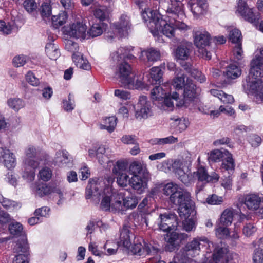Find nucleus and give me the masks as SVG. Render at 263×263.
Segmentation results:
<instances>
[{"label":"nucleus","instance_id":"obj_1","mask_svg":"<svg viewBox=\"0 0 263 263\" xmlns=\"http://www.w3.org/2000/svg\"><path fill=\"white\" fill-rule=\"evenodd\" d=\"M159 0L158 11L148 8L142 13L144 22L154 36L160 33L171 38L184 33L191 29V27L183 22L185 18L182 0Z\"/></svg>","mask_w":263,"mask_h":263},{"label":"nucleus","instance_id":"obj_2","mask_svg":"<svg viewBox=\"0 0 263 263\" xmlns=\"http://www.w3.org/2000/svg\"><path fill=\"white\" fill-rule=\"evenodd\" d=\"M214 247L212 254V259L215 263H233V254L229 252L227 248L223 246L221 241L214 245L205 237H197L189 242L180 252L177 254L175 258L180 263H191L192 257L199 254L201 248Z\"/></svg>","mask_w":263,"mask_h":263},{"label":"nucleus","instance_id":"obj_3","mask_svg":"<svg viewBox=\"0 0 263 263\" xmlns=\"http://www.w3.org/2000/svg\"><path fill=\"white\" fill-rule=\"evenodd\" d=\"M214 247L212 254V259L215 263H233V254L229 252L227 248L223 246L221 241L214 245L205 237H197L189 242L180 252L177 254L175 258L180 263H191L192 257L199 254L201 248Z\"/></svg>","mask_w":263,"mask_h":263},{"label":"nucleus","instance_id":"obj_4","mask_svg":"<svg viewBox=\"0 0 263 263\" xmlns=\"http://www.w3.org/2000/svg\"><path fill=\"white\" fill-rule=\"evenodd\" d=\"M263 48L257 52L250 62L248 76L242 81L243 91L254 95L263 102Z\"/></svg>","mask_w":263,"mask_h":263},{"label":"nucleus","instance_id":"obj_5","mask_svg":"<svg viewBox=\"0 0 263 263\" xmlns=\"http://www.w3.org/2000/svg\"><path fill=\"white\" fill-rule=\"evenodd\" d=\"M100 185L97 183L96 180H89L86 189V198L87 199L91 198L95 199L96 197L99 198L102 195L101 209L105 211L118 212V209L121 207L119 203L120 198L118 197V192L111 191L110 188L107 187L101 194V190H100Z\"/></svg>","mask_w":263,"mask_h":263},{"label":"nucleus","instance_id":"obj_6","mask_svg":"<svg viewBox=\"0 0 263 263\" xmlns=\"http://www.w3.org/2000/svg\"><path fill=\"white\" fill-rule=\"evenodd\" d=\"M169 84H164L162 86H156L151 91V97L154 100L161 101L160 107L164 110H172L174 107V102L175 101L176 106H181L185 105V101L181 100L178 103L179 95L174 92L172 95H168L167 87Z\"/></svg>","mask_w":263,"mask_h":263},{"label":"nucleus","instance_id":"obj_7","mask_svg":"<svg viewBox=\"0 0 263 263\" xmlns=\"http://www.w3.org/2000/svg\"><path fill=\"white\" fill-rule=\"evenodd\" d=\"M25 157L23 161L24 171L22 177L28 182L34 180L35 176V170L40 164L36 159L37 149L33 145H29L25 151Z\"/></svg>","mask_w":263,"mask_h":263},{"label":"nucleus","instance_id":"obj_8","mask_svg":"<svg viewBox=\"0 0 263 263\" xmlns=\"http://www.w3.org/2000/svg\"><path fill=\"white\" fill-rule=\"evenodd\" d=\"M115 77L121 85L126 89H139L143 85L142 81L137 80L132 73L130 66L126 62L119 65L115 73Z\"/></svg>","mask_w":263,"mask_h":263},{"label":"nucleus","instance_id":"obj_9","mask_svg":"<svg viewBox=\"0 0 263 263\" xmlns=\"http://www.w3.org/2000/svg\"><path fill=\"white\" fill-rule=\"evenodd\" d=\"M193 36L194 44L198 48L200 55L205 60H210L212 55L208 50L211 36L209 32L203 29H199L194 32Z\"/></svg>","mask_w":263,"mask_h":263},{"label":"nucleus","instance_id":"obj_10","mask_svg":"<svg viewBox=\"0 0 263 263\" xmlns=\"http://www.w3.org/2000/svg\"><path fill=\"white\" fill-rule=\"evenodd\" d=\"M224 155H226L227 158L223 160L221 168L222 171H227L228 174H230L234 170L235 163L232 155L228 151L222 152L219 149L213 150L208 156V160L210 162H217L220 161Z\"/></svg>","mask_w":263,"mask_h":263},{"label":"nucleus","instance_id":"obj_11","mask_svg":"<svg viewBox=\"0 0 263 263\" xmlns=\"http://www.w3.org/2000/svg\"><path fill=\"white\" fill-rule=\"evenodd\" d=\"M163 193L166 196H170V200L172 203H179V201L183 196L187 199L189 196V192L179 187L174 183H167L163 188Z\"/></svg>","mask_w":263,"mask_h":263},{"label":"nucleus","instance_id":"obj_12","mask_svg":"<svg viewBox=\"0 0 263 263\" xmlns=\"http://www.w3.org/2000/svg\"><path fill=\"white\" fill-rule=\"evenodd\" d=\"M112 172L117 178L119 185L126 187L130 184L131 179L127 174L128 165L126 162L118 161L112 168Z\"/></svg>","mask_w":263,"mask_h":263},{"label":"nucleus","instance_id":"obj_13","mask_svg":"<svg viewBox=\"0 0 263 263\" xmlns=\"http://www.w3.org/2000/svg\"><path fill=\"white\" fill-rule=\"evenodd\" d=\"M63 32L64 36H67V37L84 39L86 35V26L82 22L77 21L65 26Z\"/></svg>","mask_w":263,"mask_h":263},{"label":"nucleus","instance_id":"obj_14","mask_svg":"<svg viewBox=\"0 0 263 263\" xmlns=\"http://www.w3.org/2000/svg\"><path fill=\"white\" fill-rule=\"evenodd\" d=\"M135 117L138 120L146 119L153 115L151 102L146 96H140L135 107Z\"/></svg>","mask_w":263,"mask_h":263},{"label":"nucleus","instance_id":"obj_15","mask_svg":"<svg viewBox=\"0 0 263 263\" xmlns=\"http://www.w3.org/2000/svg\"><path fill=\"white\" fill-rule=\"evenodd\" d=\"M236 13L239 14L246 21L252 24L257 23L260 18L259 14L254 13L253 9L249 8L244 0L238 1Z\"/></svg>","mask_w":263,"mask_h":263},{"label":"nucleus","instance_id":"obj_16","mask_svg":"<svg viewBox=\"0 0 263 263\" xmlns=\"http://www.w3.org/2000/svg\"><path fill=\"white\" fill-rule=\"evenodd\" d=\"M157 224L161 231L168 232L176 230L178 226L177 216L173 214H161L159 216Z\"/></svg>","mask_w":263,"mask_h":263},{"label":"nucleus","instance_id":"obj_17","mask_svg":"<svg viewBox=\"0 0 263 263\" xmlns=\"http://www.w3.org/2000/svg\"><path fill=\"white\" fill-rule=\"evenodd\" d=\"M180 199L181 201H179V203H173L179 206V216L182 218L186 219L191 215L195 214L194 204L191 200L190 193L189 192V196L187 199H186L185 196H183Z\"/></svg>","mask_w":263,"mask_h":263},{"label":"nucleus","instance_id":"obj_18","mask_svg":"<svg viewBox=\"0 0 263 263\" xmlns=\"http://www.w3.org/2000/svg\"><path fill=\"white\" fill-rule=\"evenodd\" d=\"M132 26L129 17L126 14H122L119 21L112 25V29L118 34L120 37L126 36Z\"/></svg>","mask_w":263,"mask_h":263},{"label":"nucleus","instance_id":"obj_19","mask_svg":"<svg viewBox=\"0 0 263 263\" xmlns=\"http://www.w3.org/2000/svg\"><path fill=\"white\" fill-rule=\"evenodd\" d=\"M51 163L59 167H70L72 165L73 159L66 149H60L56 152Z\"/></svg>","mask_w":263,"mask_h":263},{"label":"nucleus","instance_id":"obj_20","mask_svg":"<svg viewBox=\"0 0 263 263\" xmlns=\"http://www.w3.org/2000/svg\"><path fill=\"white\" fill-rule=\"evenodd\" d=\"M28 245L27 239L23 237L21 241H18L13 248L14 252L19 253L15 256L13 263H28Z\"/></svg>","mask_w":263,"mask_h":263},{"label":"nucleus","instance_id":"obj_21","mask_svg":"<svg viewBox=\"0 0 263 263\" xmlns=\"http://www.w3.org/2000/svg\"><path fill=\"white\" fill-rule=\"evenodd\" d=\"M187 237V235L185 233L172 232L170 234H167L164 237L165 240L167 242L165 247L166 250L169 252L173 251L179 245L181 241Z\"/></svg>","mask_w":263,"mask_h":263},{"label":"nucleus","instance_id":"obj_22","mask_svg":"<svg viewBox=\"0 0 263 263\" xmlns=\"http://www.w3.org/2000/svg\"><path fill=\"white\" fill-rule=\"evenodd\" d=\"M110 151L108 148L104 146H100L97 148L96 147L89 149L88 155L91 158L96 157L99 163L101 165L106 163L108 161L110 157Z\"/></svg>","mask_w":263,"mask_h":263},{"label":"nucleus","instance_id":"obj_23","mask_svg":"<svg viewBox=\"0 0 263 263\" xmlns=\"http://www.w3.org/2000/svg\"><path fill=\"white\" fill-rule=\"evenodd\" d=\"M165 68V63H164L163 64H161L160 67H154L151 69V78H147V82H146L145 78L143 79V85L144 83L146 84H159L161 82V79L162 78L163 72L162 69ZM143 86L141 87L142 88Z\"/></svg>","mask_w":263,"mask_h":263},{"label":"nucleus","instance_id":"obj_24","mask_svg":"<svg viewBox=\"0 0 263 263\" xmlns=\"http://www.w3.org/2000/svg\"><path fill=\"white\" fill-rule=\"evenodd\" d=\"M189 5L191 12L197 18L203 15L208 7L205 0H190Z\"/></svg>","mask_w":263,"mask_h":263},{"label":"nucleus","instance_id":"obj_25","mask_svg":"<svg viewBox=\"0 0 263 263\" xmlns=\"http://www.w3.org/2000/svg\"><path fill=\"white\" fill-rule=\"evenodd\" d=\"M118 197L120 198V203L121 207L118 209V212H124L127 209H134L138 204V199L134 195H130L125 198L122 192H118Z\"/></svg>","mask_w":263,"mask_h":263},{"label":"nucleus","instance_id":"obj_26","mask_svg":"<svg viewBox=\"0 0 263 263\" xmlns=\"http://www.w3.org/2000/svg\"><path fill=\"white\" fill-rule=\"evenodd\" d=\"M192 44L185 42L178 46L174 52V56L177 60H186L190 57Z\"/></svg>","mask_w":263,"mask_h":263},{"label":"nucleus","instance_id":"obj_27","mask_svg":"<svg viewBox=\"0 0 263 263\" xmlns=\"http://www.w3.org/2000/svg\"><path fill=\"white\" fill-rule=\"evenodd\" d=\"M164 164H166L170 171L175 173L178 176L183 174L184 172L190 171L189 166L191 165L190 163H185L178 160H175L172 163L165 162Z\"/></svg>","mask_w":263,"mask_h":263},{"label":"nucleus","instance_id":"obj_28","mask_svg":"<svg viewBox=\"0 0 263 263\" xmlns=\"http://www.w3.org/2000/svg\"><path fill=\"white\" fill-rule=\"evenodd\" d=\"M128 171L133 176H142L143 177L148 176L146 164L143 162L134 161L132 162L128 168Z\"/></svg>","mask_w":263,"mask_h":263},{"label":"nucleus","instance_id":"obj_29","mask_svg":"<svg viewBox=\"0 0 263 263\" xmlns=\"http://www.w3.org/2000/svg\"><path fill=\"white\" fill-rule=\"evenodd\" d=\"M262 198L256 194H248L244 197V204L247 208L251 210H257L262 201Z\"/></svg>","mask_w":263,"mask_h":263},{"label":"nucleus","instance_id":"obj_30","mask_svg":"<svg viewBox=\"0 0 263 263\" xmlns=\"http://www.w3.org/2000/svg\"><path fill=\"white\" fill-rule=\"evenodd\" d=\"M133 236L129 228L124 226L120 231L119 240L117 242L118 246L129 248L132 244L131 240Z\"/></svg>","mask_w":263,"mask_h":263},{"label":"nucleus","instance_id":"obj_31","mask_svg":"<svg viewBox=\"0 0 263 263\" xmlns=\"http://www.w3.org/2000/svg\"><path fill=\"white\" fill-rule=\"evenodd\" d=\"M140 54L139 58L141 61L147 60L148 62L157 61L160 58V53L159 50L151 48L146 50L140 49Z\"/></svg>","mask_w":263,"mask_h":263},{"label":"nucleus","instance_id":"obj_32","mask_svg":"<svg viewBox=\"0 0 263 263\" xmlns=\"http://www.w3.org/2000/svg\"><path fill=\"white\" fill-rule=\"evenodd\" d=\"M132 252L135 255L142 256L151 255L152 253L157 252V249L151 245L144 242V246L141 243H136L132 247Z\"/></svg>","mask_w":263,"mask_h":263},{"label":"nucleus","instance_id":"obj_33","mask_svg":"<svg viewBox=\"0 0 263 263\" xmlns=\"http://www.w3.org/2000/svg\"><path fill=\"white\" fill-rule=\"evenodd\" d=\"M147 177L142 176H133L129 184L138 194H141L146 187L147 182L146 178Z\"/></svg>","mask_w":263,"mask_h":263},{"label":"nucleus","instance_id":"obj_34","mask_svg":"<svg viewBox=\"0 0 263 263\" xmlns=\"http://www.w3.org/2000/svg\"><path fill=\"white\" fill-rule=\"evenodd\" d=\"M172 121L171 123L172 126L173 127L177 132L181 133L186 129L189 125V121L185 118H179L173 117L171 118Z\"/></svg>","mask_w":263,"mask_h":263},{"label":"nucleus","instance_id":"obj_35","mask_svg":"<svg viewBox=\"0 0 263 263\" xmlns=\"http://www.w3.org/2000/svg\"><path fill=\"white\" fill-rule=\"evenodd\" d=\"M72 60L77 67L86 70L90 69L91 66L88 60L80 52L73 54Z\"/></svg>","mask_w":263,"mask_h":263},{"label":"nucleus","instance_id":"obj_36","mask_svg":"<svg viewBox=\"0 0 263 263\" xmlns=\"http://www.w3.org/2000/svg\"><path fill=\"white\" fill-rule=\"evenodd\" d=\"M184 86V98L185 100L191 101L195 97L196 86L192 82L186 79L185 84Z\"/></svg>","mask_w":263,"mask_h":263},{"label":"nucleus","instance_id":"obj_37","mask_svg":"<svg viewBox=\"0 0 263 263\" xmlns=\"http://www.w3.org/2000/svg\"><path fill=\"white\" fill-rule=\"evenodd\" d=\"M210 92L213 96L217 97L224 103L231 104L234 101V98L232 95L227 94L221 90L213 89L210 90Z\"/></svg>","mask_w":263,"mask_h":263},{"label":"nucleus","instance_id":"obj_38","mask_svg":"<svg viewBox=\"0 0 263 263\" xmlns=\"http://www.w3.org/2000/svg\"><path fill=\"white\" fill-rule=\"evenodd\" d=\"M3 158L5 166L8 169L14 168L16 165V159L14 154L9 149H5L3 151Z\"/></svg>","mask_w":263,"mask_h":263},{"label":"nucleus","instance_id":"obj_39","mask_svg":"<svg viewBox=\"0 0 263 263\" xmlns=\"http://www.w3.org/2000/svg\"><path fill=\"white\" fill-rule=\"evenodd\" d=\"M107 25L103 22L93 24L88 31V34L92 37H95L101 35L105 31Z\"/></svg>","mask_w":263,"mask_h":263},{"label":"nucleus","instance_id":"obj_40","mask_svg":"<svg viewBox=\"0 0 263 263\" xmlns=\"http://www.w3.org/2000/svg\"><path fill=\"white\" fill-rule=\"evenodd\" d=\"M234 215V211L231 209H227L224 210L221 214L220 218V222L226 227L231 224Z\"/></svg>","mask_w":263,"mask_h":263},{"label":"nucleus","instance_id":"obj_41","mask_svg":"<svg viewBox=\"0 0 263 263\" xmlns=\"http://www.w3.org/2000/svg\"><path fill=\"white\" fill-rule=\"evenodd\" d=\"M117 120V119L114 116L104 118L103 123L100 125V128L106 129L109 133H112L116 126Z\"/></svg>","mask_w":263,"mask_h":263},{"label":"nucleus","instance_id":"obj_42","mask_svg":"<svg viewBox=\"0 0 263 263\" xmlns=\"http://www.w3.org/2000/svg\"><path fill=\"white\" fill-rule=\"evenodd\" d=\"M45 51L47 55L51 60H55L60 55L58 46L51 42L46 44Z\"/></svg>","mask_w":263,"mask_h":263},{"label":"nucleus","instance_id":"obj_43","mask_svg":"<svg viewBox=\"0 0 263 263\" xmlns=\"http://www.w3.org/2000/svg\"><path fill=\"white\" fill-rule=\"evenodd\" d=\"M195 179L197 178L199 182L205 184L210 181V177L208 174L205 168L200 166L196 172H194Z\"/></svg>","mask_w":263,"mask_h":263},{"label":"nucleus","instance_id":"obj_44","mask_svg":"<svg viewBox=\"0 0 263 263\" xmlns=\"http://www.w3.org/2000/svg\"><path fill=\"white\" fill-rule=\"evenodd\" d=\"M225 73L228 78L235 79L240 76L241 70L236 65L230 64L227 67Z\"/></svg>","mask_w":263,"mask_h":263},{"label":"nucleus","instance_id":"obj_45","mask_svg":"<svg viewBox=\"0 0 263 263\" xmlns=\"http://www.w3.org/2000/svg\"><path fill=\"white\" fill-rule=\"evenodd\" d=\"M128 52V49L125 47H120L117 50L113 51L110 54L111 59L115 63H118L124 59L126 53Z\"/></svg>","mask_w":263,"mask_h":263},{"label":"nucleus","instance_id":"obj_46","mask_svg":"<svg viewBox=\"0 0 263 263\" xmlns=\"http://www.w3.org/2000/svg\"><path fill=\"white\" fill-rule=\"evenodd\" d=\"M0 203L4 208L7 209H17L21 206L20 203L6 198L1 194H0Z\"/></svg>","mask_w":263,"mask_h":263},{"label":"nucleus","instance_id":"obj_47","mask_svg":"<svg viewBox=\"0 0 263 263\" xmlns=\"http://www.w3.org/2000/svg\"><path fill=\"white\" fill-rule=\"evenodd\" d=\"M229 39L233 43L236 44L241 42V32L235 28H228Z\"/></svg>","mask_w":263,"mask_h":263},{"label":"nucleus","instance_id":"obj_48","mask_svg":"<svg viewBox=\"0 0 263 263\" xmlns=\"http://www.w3.org/2000/svg\"><path fill=\"white\" fill-rule=\"evenodd\" d=\"M67 19V14L65 11H62L58 15L52 16V21L55 28H58L65 24Z\"/></svg>","mask_w":263,"mask_h":263},{"label":"nucleus","instance_id":"obj_49","mask_svg":"<svg viewBox=\"0 0 263 263\" xmlns=\"http://www.w3.org/2000/svg\"><path fill=\"white\" fill-rule=\"evenodd\" d=\"M258 243L259 248L254 251L253 260L254 263H263V238H260Z\"/></svg>","mask_w":263,"mask_h":263},{"label":"nucleus","instance_id":"obj_50","mask_svg":"<svg viewBox=\"0 0 263 263\" xmlns=\"http://www.w3.org/2000/svg\"><path fill=\"white\" fill-rule=\"evenodd\" d=\"M7 104L10 108L16 111L25 105L24 101L20 98H10L7 101Z\"/></svg>","mask_w":263,"mask_h":263},{"label":"nucleus","instance_id":"obj_51","mask_svg":"<svg viewBox=\"0 0 263 263\" xmlns=\"http://www.w3.org/2000/svg\"><path fill=\"white\" fill-rule=\"evenodd\" d=\"M50 185L40 183L36 185L35 193L39 197H43L50 194Z\"/></svg>","mask_w":263,"mask_h":263},{"label":"nucleus","instance_id":"obj_52","mask_svg":"<svg viewBox=\"0 0 263 263\" xmlns=\"http://www.w3.org/2000/svg\"><path fill=\"white\" fill-rule=\"evenodd\" d=\"M52 176V170L47 167H42L39 172V178L44 181H48Z\"/></svg>","mask_w":263,"mask_h":263},{"label":"nucleus","instance_id":"obj_53","mask_svg":"<svg viewBox=\"0 0 263 263\" xmlns=\"http://www.w3.org/2000/svg\"><path fill=\"white\" fill-rule=\"evenodd\" d=\"M178 178L183 183L188 186L194 182L195 180V176L194 175V173H189V171H185L183 172V174L179 175Z\"/></svg>","mask_w":263,"mask_h":263},{"label":"nucleus","instance_id":"obj_54","mask_svg":"<svg viewBox=\"0 0 263 263\" xmlns=\"http://www.w3.org/2000/svg\"><path fill=\"white\" fill-rule=\"evenodd\" d=\"M75 107L74 97L72 95L69 93L68 99L63 100V108L66 111H71Z\"/></svg>","mask_w":263,"mask_h":263},{"label":"nucleus","instance_id":"obj_55","mask_svg":"<svg viewBox=\"0 0 263 263\" xmlns=\"http://www.w3.org/2000/svg\"><path fill=\"white\" fill-rule=\"evenodd\" d=\"M64 37L66 50L73 53V54L79 52L78 51L79 49L78 44L71 40L68 39L67 36H64Z\"/></svg>","mask_w":263,"mask_h":263},{"label":"nucleus","instance_id":"obj_56","mask_svg":"<svg viewBox=\"0 0 263 263\" xmlns=\"http://www.w3.org/2000/svg\"><path fill=\"white\" fill-rule=\"evenodd\" d=\"M9 231L10 234L13 235H20L23 232V226L19 222H12L9 224Z\"/></svg>","mask_w":263,"mask_h":263},{"label":"nucleus","instance_id":"obj_57","mask_svg":"<svg viewBox=\"0 0 263 263\" xmlns=\"http://www.w3.org/2000/svg\"><path fill=\"white\" fill-rule=\"evenodd\" d=\"M41 15L44 20H48L51 14V7L50 4L47 3H43L40 9Z\"/></svg>","mask_w":263,"mask_h":263},{"label":"nucleus","instance_id":"obj_58","mask_svg":"<svg viewBox=\"0 0 263 263\" xmlns=\"http://www.w3.org/2000/svg\"><path fill=\"white\" fill-rule=\"evenodd\" d=\"M185 84V77L184 74L180 73L176 77L172 82V85L173 87L177 90L182 89V87Z\"/></svg>","mask_w":263,"mask_h":263},{"label":"nucleus","instance_id":"obj_59","mask_svg":"<svg viewBox=\"0 0 263 263\" xmlns=\"http://www.w3.org/2000/svg\"><path fill=\"white\" fill-rule=\"evenodd\" d=\"M114 95L123 101L130 100L132 98L129 92L122 89H116L114 91Z\"/></svg>","mask_w":263,"mask_h":263},{"label":"nucleus","instance_id":"obj_60","mask_svg":"<svg viewBox=\"0 0 263 263\" xmlns=\"http://www.w3.org/2000/svg\"><path fill=\"white\" fill-rule=\"evenodd\" d=\"M216 236L220 239L228 238L229 234V229L224 227L219 226L215 230Z\"/></svg>","mask_w":263,"mask_h":263},{"label":"nucleus","instance_id":"obj_61","mask_svg":"<svg viewBox=\"0 0 263 263\" xmlns=\"http://www.w3.org/2000/svg\"><path fill=\"white\" fill-rule=\"evenodd\" d=\"M13 27L9 23H6L0 20V32L3 34H9L11 33Z\"/></svg>","mask_w":263,"mask_h":263},{"label":"nucleus","instance_id":"obj_62","mask_svg":"<svg viewBox=\"0 0 263 263\" xmlns=\"http://www.w3.org/2000/svg\"><path fill=\"white\" fill-rule=\"evenodd\" d=\"M25 78L27 82L33 86H37L40 83L39 79L35 76L31 71H29L27 73Z\"/></svg>","mask_w":263,"mask_h":263},{"label":"nucleus","instance_id":"obj_63","mask_svg":"<svg viewBox=\"0 0 263 263\" xmlns=\"http://www.w3.org/2000/svg\"><path fill=\"white\" fill-rule=\"evenodd\" d=\"M52 193H56L59 195L60 199L58 201L57 204L58 205L62 204V201L64 199L62 189L57 185H50V194Z\"/></svg>","mask_w":263,"mask_h":263},{"label":"nucleus","instance_id":"obj_64","mask_svg":"<svg viewBox=\"0 0 263 263\" xmlns=\"http://www.w3.org/2000/svg\"><path fill=\"white\" fill-rule=\"evenodd\" d=\"M24 7L28 12L31 13L36 10L37 4L34 0H25L24 2Z\"/></svg>","mask_w":263,"mask_h":263}]
</instances>
